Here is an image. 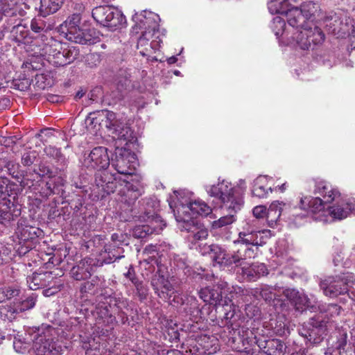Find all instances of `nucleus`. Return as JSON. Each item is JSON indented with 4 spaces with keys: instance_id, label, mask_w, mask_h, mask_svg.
<instances>
[{
    "instance_id": "63",
    "label": "nucleus",
    "mask_w": 355,
    "mask_h": 355,
    "mask_svg": "<svg viewBox=\"0 0 355 355\" xmlns=\"http://www.w3.org/2000/svg\"><path fill=\"white\" fill-rule=\"evenodd\" d=\"M124 275L129 279L133 284H136L139 280L135 277V270L132 266H130L127 272Z\"/></svg>"
},
{
    "instance_id": "53",
    "label": "nucleus",
    "mask_w": 355,
    "mask_h": 355,
    "mask_svg": "<svg viewBox=\"0 0 355 355\" xmlns=\"http://www.w3.org/2000/svg\"><path fill=\"white\" fill-rule=\"evenodd\" d=\"M203 347L205 349V353L207 354H214L219 349L217 340L215 338H212L211 340L210 347H209V345H203Z\"/></svg>"
},
{
    "instance_id": "4",
    "label": "nucleus",
    "mask_w": 355,
    "mask_h": 355,
    "mask_svg": "<svg viewBox=\"0 0 355 355\" xmlns=\"http://www.w3.org/2000/svg\"><path fill=\"white\" fill-rule=\"evenodd\" d=\"M92 121L99 122V125L105 127L114 139L125 142V146L137 139L134 131L129 126L128 121L123 117L117 118L112 111L101 110Z\"/></svg>"
},
{
    "instance_id": "16",
    "label": "nucleus",
    "mask_w": 355,
    "mask_h": 355,
    "mask_svg": "<svg viewBox=\"0 0 355 355\" xmlns=\"http://www.w3.org/2000/svg\"><path fill=\"white\" fill-rule=\"evenodd\" d=\"M111 164L118 173L127 177L132 175L137 165L136 155L126 147L116 146Z\"/></svg>"
},
{
    "instance_id": "15",
    "label": "nucleus",
    "mask_w": 355,
    "mask_h": 355,
    "mask_svg": "<svg viewBox=\"0 0 355 355\" xmlns=\"http://www.w3.org/2000/svg\"><path fill=\"white\" fill-rule=\"evenodd\" d=\"M80 19L79 14H73L60 25V30L69 41L81 44H92L94 42L92 35L79 27Z\"/></svg>"
},
{
    "instance_id": "36",
    "label": "nucleus",
    "mask_w": 355,
    "mask_h": 355,
    "mask_svg": "<svg viewBox=\"0 0 355 355\" xmlns=\"http://www.w3.org/2000/svg\"><path fill=\"white\" fill-rule=\"evenodd\" d=\"M291 304L297 311H303L307 309L313 310L315 305L312 304L311 300L303 293L298 292V296L295 297Z\"/></svg>"
},
{
    "instance_id": "30",
    "label": "nucleus",
    "mask_w": 355,
    "mask_h": 355,
    "mask_svg": "<svg viewBox=\"0 0 355 355\" xmlns=\"http://www.w3.org/2000/svg\"><path fill=\"white\" fill-rule=\"evenodd\" d=\"M308 214L309 211L306 207H303L300 202L299 207L291 206L290 204V208L287 209L286 217L291 225L298 227L306 222Z\"/></svg>"
},
{
    "instance_id": "8",
    "label": "nucleus",
    "mask_w": 355,
    "mask_h": 355,
    "mask_svg": "<svg viewBox=\"0 0 355 355\" xmlns=\"http://www.w3.org/2000/svg\"><path fill=\"white\" fill-rule=\"evenodd\" d=\"M33 343V349L36 355H60L64 351L62 343L58 338V331L51 327H42Z\"/></svg>"
},
{
    "instance_id": "57",
    "label": "nucleus",
    "mask_w": 355,
    "mask_h": 355,
    "mask_svg": "<svg viewBox=\"0 0 355 355\" xmlns=\"http://www.w3.org/2000/svg\"><path fill=\"white\" fill-rule=\"evenodd\" d=\"M137 291L139 297L141 300H145L147 296V289L140 282H137L134 284Z\"/></svg>"
},
{
    "instance_id": "47",
    "label": "nucleus",
    "mask_w": 355,
    "mask_h": 355,
    "mask_svg": "<svg viewBox=\"0 0 355 355\" xmlns=\"http://www.w3.org/2000/svg\"><path fill=\"white\" fill-rule=\"evenodd\" d=\"M13 347L17 352L24 354L28 351L29 345L26 343H22L20 340L15 339L13 342Z\"/></svg>"
},
{
    "instance_id": "51",
    "label": "nucleus",
    "mask_w": 355,
    "mask_h": 355,
    "mask_svg": "<svg viewBox=\"0 0 355 355\" xmlns=\"http://www.w3.org/2000/svg\"><path fill=\"white\" fill-rule=\"evenodd\" d=\"M8 180L7 178H0V197L6 198L8 196Z\"/></svg>"
},
{
    "instance_id": "54",
    "label": "nucleus",
    "mask_w": 355,
    "mask_h": 355,
    "mask_svg": "<svg viewBox=\"0 0 355 355\" xmlns=\"http://www.w3.org/2000/svg\"><path fill=\"white\" fill-rule=\"evenodd\" d=\"M35 304V299L33 297H29L21 302L20 311L32 309Z\"/></svg>"
},
{
    "instance_id": "55",
    "label": "nucleus",
    "mask_w": 355,
    "mask_h": 355,
    "mask_svg": "<svg viewBox=\"0 0 355 355\" xmlns=\"http://www.w3.org/2000/svg\"><path fill=\"white\" fill-rule=\"evenodd\" d=\"M61 49V44L60 43H55L53 45H46L44 49L45 53H49V58H53V54Z\"/></svg>"
},
{
    "instance_id": "41",
    "label": "nucleus",
    "mask_w": 355,
    "mask_h": 355,
    "mask_svg": "<svg viewBox=\"0 0 355 355\" xmlns=\"http://www.w3.org/2000/svg\"><path fill=\"white\" fill-rule=\"evenodd\" d=\"M44 152L46 156L58 162L64 163L65 162V157L62 154L60 148L49 145L44 147Z\"/></svg>"
},
{
    "instance_id": "18",
    "label": "nucleus",
    "mask_w": 355,
    "mask_h": 355,
    "mask_svg": "<svg viewBox=\"0 0 355 355\" xmlns=\"http://www.w3.org/2000/svg\"><path fill=\"white\" fill-rule=\"evenodd\" d=\"M161 42L162 40L159 32L144 31L138 39L137 49L142 56L148 57L159 49Z\"/></svg>"
},
{
    "instance_id": "35",
    "label": "nucleus",
    "mask_w": 355,
    "mask_h": 355,
    "mask_svg": "<svg viewBox=\"0 0 355 355\" xmlns=\"http://www.w3.org/2000/svg\"><path fill=\"white\" fill-rule=\"evenodd\" d=\"M64 0H40V12L45 17L56 12L62 6Z\"/></svg>"
},
{
    "instance_id": "1",
    "label": "nucleus",
    "mask_w": 355,
    "mask_h": 355,
    "mask_svg": "<svg viewBox=\"0 0 355 355\" xmlns=\"http://www.w3.org/2000/svg\"><path fill=\"white\" fill-rule=\"evenodd\" d=\"M110 163L107 149L104 146L94 148L89 153L85 154L82 161L83 168L90 172L96 171L95 184L106 194L114 193L117 184V178L115 175L106 171Z\"/></svg>"
},
{
    "instance_id": "33",
    "label": "nucleus",
    "mask_w": 355,
    "mask_h": 355,
    "mask_svg": "<svg viewBox=\"0 0 355 355\" xmlns=\"http://www.w3.org/2000/svg\"><path fill=\"white\" fill-rule=\"evenodd\" d=\"M268 178L265 175L257 178L253 184L252 195L260 198L267 197L268 193L272 191L271 186H268Z\"/></svg>"
},
{
    "instance_id": "62",
    "label": "nucleus",
    "mask_w": 355,
    "mask_h": 355,
    "mask_svg": "<svg viewBox=\"0 0 355 355\" xmlns=\"http://www.w3.org/2000/svg\"><path fill=\"white\" fill-rule=\"evenodd\" d=\"M322 332V329L319 327H313L311 329H309V337L310 339H313L314 341H316L317 338H314V336L316 334H320Z\"/></svg>"
},
{
    "instance_id": "32",
    "label": "nucleus",
    "mask_w": 355,
    "mask_h": 355,
    "mask_svg": "<svg viewBox=\"0 0 355 355\" xmlns=\"http://www.w3.org/2000/svg\"><path fill=\"white\" fill-rule=\"evenodd\" d=\"M288 208H290V203L278 200L274 201L267 210V218L272 223L276 222L282 215L286 216Z\"/></svg>"
},
{
    "instance_id": "48",
    "label": "nucleus",
    "mask_w": 355,
    "mask_h": 355,
    "mask_svg": "<svg viewBox=\"0 0 355 355\" xmlns=\"http://www.w3.org/2000/svg\"><path fill=\"white\" fill-rule=\"evenodd\" d=\"M64 57L69 61V64L72 62L77 57L78 52L75 47H70L62 50Z\"/></svg>"
},
{
    "instance_id": "23",
    "label": "nucleus",
    "mask_w": 355,
    "mask_h": 355,
    "mask_svg": "<svg viewBox=\"0 0 355 355\" xmlns=\"http://www.w3.org/2000/svg\"><path fill=\"white\" fill-rule=\"evenodd\" d=\"M7 25L4 28L5 31H8L10 27L12 26L10 30L11 35L13 40L19 43L31 42V39L33 37L28 31V28L26 24H22L20 18L16 17L13 21L6 22Z\"/></svg>"
},
{
    "instance_id": "46",
    "label": "nucleus",
    "mask_w": 355,
    "mask_h": 355,
    "mask_svg": "<svg viewBox=\"0 0 355 355\" xmlns=\"http://www.w3.org/2000/svg\"><path fill=\"white\" fill-rule=\"evenodd\" d=\"M242 272L248 281H255L257 279V275L254 264L250 265L249 267H243Z\"/></svg>"
},
{
    "instance_id": "6",
    "label": "nucleus",
    "mask_w": 355,
    "mask_h": 355,
    "mask_svg": "<svg viewBox=\"0 0 355 355\" xmlns=\"http://www.w3.org/2000/svg\"><path fill=\"white\" fill-rule=\"evenodd\" d=\"M205 189L210 196L220 200L223 209L237 212L243 204V191L227 180H223L216 184L206 186Z\"/></svg>"
},
{
    "instance_id": "40",
    "label": "nucleus",
    "mask_w": 355,
    "mask_h": 355,
    "mask_svg": "<svg viewBox=\"0 0 355 355\" xmlns=\"http://www.w3.org/2000/svg\"><path fill=\"white\" fill-rule=\"evenodd\" d=\"M221 305L223 306L225 310V319L228 321L227 322L228 328H232V329L234 331V329L233 327V324L230 323V320L233 318L235 314V305L234 302H232V300L228 297L227 300H224V303L221 304Z\"/></svg>"
},
{
    "instance_id": "59",
    "label": "nucleus",
    "mask_w": 355,
    "mask_h": 355,
    "mask_svg": "<svg viewBox=\"0 0 355 355\" xmlns=\"http://www.w3.org/2000/svg\"><path fill=\"white\" fill-rule=\"evenodd\" d=\"M130 85V80L128 78H125L123 80H118L116 83V87L120 92H123V90L127 89L129 87Z\"/></svg>"
},
{
    "instance_id": "5",
    "label": "nucleus",
    "mask_w": 355,
    "mask_h": 355,
    "mask_svg": "<svg viewBox=\"0 0 355 355\" xmlns=\"http://www.w3.org/2000/svg\"><path fill=\"white\" fill-rule=\"evenodd\" d=\"M129 306L128 300L121 295L114 294L102 297L99 300L96 310V313L107 324H112L116 322V317L118 316L121 323L124 324L128 320L127 314L124 312Z\"/></svg>"
},
{
    "instance_id": "56",
    "label": "nucleus",
    "mask_w": 355,
    "mask_h": 355,
    "mask_svg": "<svg viewBox=\"0 0 355 355\" xmlns=\"http://www.w3.org/2000/svg\"><path fill=\"white\" fill-rule=\"evenodd\" d=\"M298 291L295 288H286L283 291V295L291 303L295 297L298 296Z\"/></svg>"
},
{
    "instance_id": "12",
    "label": "nucleus",
    "mask_w": 355,
    "mask_h": 355,
    "mask_svg": "<svg viewBox=\"0 0 355 355\" xmlns=\"http://www.w3.org/2000/svg\"><path fill=\"white\" fill-rule=\"evenodd\" d=\"M355 284V275L350 272L336 277H329L320 283L323 293L329 297H336L347 293L349 287Z\"/></svg>"
},
{
    "instance_id": "39",
    "label": "nucleus",
    "mask_w": 355,
    "mask_h": 355,
    "mask_svg": "<svg viewBox=\"0 0 355 355\" xmlns=\"http://www.w3.org/2000/svg\"><path fill=\"white\" fill-rule=\"evenodd\" d=\"M31 29L33 33L40 34L42 36V40H44V33L49 30V26L42 17H39L31 20Z\"/></svg>"
},
{
    "instance_id": "2",
    "label": "nucleus",
    "mask_w": 355,
    "mask_h": 355,
    "mask_svg": "<svg viewBox=\"0 0 355 355\" xmlns=\"http://www.w3.org/2000/svg\"><path fill=\"white\" fill-rule=\"evenodd\" d=\"M270 28L277 39L286 45L299 47L301 49H309L311 46L321 44L324 40V34L320 28L306 30L300 33H292L289 35L288 30L286 28V22L280 17L273 18Z\"/></svg>"
},
{
    "instance_id": "10",
    "label": "nucleus",
    "mask_w": 355,
    "mask_h": 355,
    "mask_svg": "<svg viewBox=\"0 0 355 355\" xmlns=\"http://www.w3.org/2000/svg\"><path fill=\"white\" fill-rule=\"evenodd\" d=\"M229 292L231 298L239 297L245 295L246 291L239 286H229L225 282H221L216 286H207L199 291L200 297L206 303L217 306L223 304L222 295L223 292Z\"/></svg>"
},
{
    "instance_id": "58",
    "label": "nucleus",
    "mask_w": 355,
    "mask_h": 355,
    "mask_svg": "<svg viewBox=\"0 0 355 355\" xmlns=\"http://www.w3.org/2000/svg\"><path fill=\"white\" fill-rule=\"evenodd\" d=\"M19 293V291L18 289L11 288V287L6 288L3 291V293L4 294V296L7 300H10L12 297H14L18 295Z\"/></svg>"
},
{
    "instance_id": "24",
    "label": "nucleus",
    "mask_w": 355,
    "mask_h": 355,
    "mask_svg": "<svg viewBox=\"0 0 355 355\" xmlns=\"http://www.w3.org/2000/svg\"><path fill=\"white\" fill-rule=\"evenodd\" d=\"M21 215V209L9 199L3 198L0 202V223L8 226Z\"/></svg>"
},
{
    "instance_id": "14",
    "label": "nucleus",
    "mask_w": 355,
    "mask_h": 355,
    "mask_svg": "<svg viewBox=\"0 0 355 355\" xmlns=\"http://www.w3.org/2000/svg\"><path fill=\"white\" fill-rule=\"evenodd\" d=\"M335 203L332 206H328L324 214L320 219L322 223H327L334 220H343L348 217L352 213H355V198H344L340 196L335 200Z\"/></svg>"
},
{
    "instance_id": "21",
    "label": "nucleus",
    "mask_w": 355,
    "mask_h": 355,
    "mask_svg": "<svg viewBox=\"0 0 355 355\" xmlns=\"http://www.w3.org/2000/svg\"><path fill=\"white\" fill-rule=\"evenodd\" d=\"M200 252L202 255L209 254L214 264L220 268L232 266L231 254L227 253L225 250L218 245H204Z\"/></svg>"
},
{
    "instance_id": "9",
    "label": "nucleus",
    "mask_w": 355,
    "mask_h": 355,
    "mask_svg": "<svg viewBox=\"0 0 355 355\" xmlns=\"http://www.w3.org/2000/svg\"><path fill=\"white\" fill-rule=\"evenodd\" d=\"M260 225L257 219H248L234 243H241L253 248L266 244L267 240L272 236V233L269 230L261 229Z\"/></svg>"
},
{
    "instance_id": "60",
    "label": "nucleus",
    "mask_w": 355,
    "mask_h": 355,
    "mask_svg": "<svg viewBox=\"0 0 355 355\" xmlns=\"http://www.w3.org/2000/svg\"><path fill=\"white\" fill-rule=\"evenodd\" d=\"M253 264L254 266V269L257 272V279L261 275H264L265 274H267V272H266L267 269L264 264H263V263H253Z\"/></svg>"
},
{
    "instance_id": "37",
    "label": "nucleus",
    "mask_w": 355,
    "mask_h": 355,
    "mask_svg": "<svg viewBox=\"0 0 355 355\" xmlns=\"http://www.w3.org/2000/svg\"><path fill=\"white\" fill-rule=\"evenodd\" d=\"M122 249L121 248H112L105 246L104 254H101L103 263L109 264L114 262L116 260L121 259L124 256L121 254Z\"/></svg>"
},
{
    "instance_id": "44",
    "label": "nucleus",
    "mask_w": 355,
    "mask_h": 355,
    "mask_svg": "<svg viewBox=\"0 0 355 355\" xmlns=\"http://www.w3.org/2000/svg\"><path fill=\"white\" fill-rule=\"evenodd\" d=\"M347 334L345 331H340L339 332V335L337 338V340L336 343L334 345V347L339 352V353H341V351H344L345 346L347 345Z\"/></svg>"
},
{
    "instance_id": "64",
    "label": "nucleus",
    "mask_w": 355,
    "mask_h": 355,
    "mask_svg": "<svg viewBox=\"0 0 355 355\" xmlns=\"http://www.w3.org/2000/svg\"><path fill=\"white\" fill-rule=\"evenodd\" d=\"M245 311L248 316L249 317L256 316L257 315H258L259 313L258 308L249 304L246 306Z\"/></svg>"
},
{
    "instance_id": "26",
    "label": "nucleus",
    "mask_w": 355,
    "mask_h": 355,
    "mask_svg": "<svg viewBox=\"0 0 355 355\" xmlns=\"http://www.w3.org/2000/svg\"><path fill=\"white\" fill-rule=\"evenodd\" d=\"M124 185L121 187L117 193L116 200L128 205L131 206L136 200L140 196L141 193L138 188L130 183L127 180H123Z\"/></svg>"
},
{
    "instance_id": "17",
    "label": "nucleus",
    "mask_w": 355,
    "mask_h": 355,
    "mask_svg": "<svg viewBox=\"0 0 355 355\" xmlns=\"http://www.w3.org/2000/svg\"><path fill=\"white\" fill-rule=\"evenodd\" d=\"M92 17L96 22L110 28H116L124 23L125 18L123 13L113 7L101 6L92 10Z\"/></svg>"
},
{
    "instance_id": "50",
    "label": "nucleus",
    "mask_w": 355,
    "mask_h": 355,
    "mask_svg": "<svg viewBox=\"0 0 355 355\" xmlns=\"http://www.w3.org/2000/svg\"><path fill=\"white\" fill-rule=\"evenodd\" d=\"M36 158L35 152H28L24 153L21 157V163L24 166H31Z\"/></svg>"
},
{
    "instance_id": "45",
    "label": "nucleus",
    "mask_w": 355,
    "mask_h": 355,
    "mask_svg": "<svg viewBox=\"0 0 355 355\" xmlns=\"http://www.w3.org/2000/svg\"><path fill=\"white\" fill-rule=\"evenodd\" d=\"M49 61L57 67L64 66L69 64V61L64 57L62 51H58L53 54V58H49Z\"/></svg>"
},
{
    "instance_id": "20",
    "label": "nucleus",
    "mask_w": 355,
    "mask_h": 355,
    "mask_svg": "<svg viewBox=\"0 0 355 355\" xmlns=\"http://www.w3.org/2000/svg\"><path fill=\"white\" fill-rule=\"evenodd\" d=\"M151 285L155 293L162 299L164 300L171 298L174 293V288L168 280V277L161 269L153 276L151 279Z\"/></svg>"
},
{
    "instance_id": "25",
    "label": "nucleus",
    "mask_w": 355,
    "mask_h": 355,
    "mask_svg": "<svg viewBox=\"0 0 355 355\" xmlns=\"http://www.w3.org/2000/svg\"><path fill=\"white\" fill-rule=\"evenodd\" d=\"M95 266V259L86 257L71 268L70 274L77 281L85 280L91 277Z\"/></svg>"
},
{
    "instance_id": "43",
    "label": "nucleus",
    "mask_w": 355,
    "mask_h": 355,
    "mask_svg": "<svg viewBox=\"0 0 355 355\" xmlns=\"http://www.w3.org/2000/svg\"><path fill=\"white\" fill-rule=\"evenodd\" d=\"M318 307L321 312L327 313L331 317L338 315L341 310L340 306L336 304H322Z\"/></svg>"
},
{
    "instance_id": "61",
    "label": "nucleus",
    "mask_w": 355,
    "mask_h": 355,
    "mask_svg": "<svg viewBox=\"0 0 355 355\" xmlns=\"http://www.w3.org/2000/svg\"><path fill=\"white\" fill-rule=\"evenodd\" d=\"M94 288V284L92 282H87L82 284L80 292L82 293H88L92 292Z\"/></svg>"
},
{
    "instance_id": "22",
    "label": "nucleus",
    "mask_w": 355,
    "mask_h": 355,
    "mask_svg": "<svg viewBox=\"0 0 355 355\" xmlns=\"http://www.w3.org/2000/svg\"><path fill=\"white\" fill-rule=\"evenodd\" d=\"M166 226L158 216H153L148 224L137 225L132 230V236L138 239H144L153 234H159Z\"/></svg>"
},
{
    "instance_id": "27",
    "label": "nucleus",
    "mask_w": 355,
    "mask_h": 355,
    "mask_svg": "<svg viewBox=\"0 0 355 355\" xmlns=\"http://www.w3.org/2000/svg\"><path fill=\"white\" fill-rule=\"evenodd\" d=\"M237 249L231 254L232 266L236 267L245 264L247 259L254 258L257 254V248L248 247L241 243H234Z\"/></svg>"
},
{
    "instance_id": "19",
    "label": "nucleus",
    "mask_w": 355,
    "mask_h": 355,
    "mask_svg": "<svg viewBox=\"0 0 355 355\" xmlns=\"http://www.w3.org/2000/svg\"><path fill=\"white\" fill-rule=\"evenodd\" d=\"M132 21L135 23L132 29L136 33L138 29L143 28L145 31H151V32H159L160 18L158 15L153 12L143 10L140 13H135L132 16Z\"/></svg>"
},
{
    "instance_id": "28",
    "label": "nucleus",
    "mask_w": 355,
    "mask_h": 355,
    "mask_svg": "<svg viewBox=\"0 0 355 355\" xmlns=\"http://www.w3.org/2000/svg\"><path fill=\"white\" fill-rule=\"evenodd\" d=\"M53 277L51 272L41 271L33 272L26 278L30 289L33 291L48 286L53 280Z\"/></svg>"
},
{
    "instance_id": "38",
    "label": "nucleus",
    "mask_w": 355,
    "mask_h": 355,
    "mask_svg": "<svg viewBox=\"0 0 355 355\" xmlns=\"http://www.w3.org/2000/svg\"><path fill=\"white\" fill-rule=\"evenodd\" d=\"M230 214L221 216L219 219L216 220H214L211 223V227L214 230L221 229L223 227H226L232 223H234L236 220V217L234 213V211L229 210Z\"/></svg>"
},
{
    "instance_id": "13",
    "label": "nucleus",
    "mask_w": 355,
    "mask_h": 355,
    "mask_svg": "<svg viewBox=\"0 0 355 355\" xmlns=\"http://www.w3.org/2000/svg\"><path fill=\"white\" fill-rule=\"evenodd\" d=\"M324 24L327 31L337 37L354 36L353 20L343 12H331L325 17Z\"/></svg>"
},
{
    "instance_id": "42",
    "label": "nucleus",
    "mask_w": 355,
    "mask_h": 355,
    "mask_svg": "<svg viewBox=\"0 0 355 355\" xmlns=\"http://www.w3.org/2000/svg\"><path fill=\"white\" fill-rule=\"evenodd\" d=\"M275 288L268 285H263L257 288L256 293H259L265 301H271L275 300Z\"/></svg>"
},
{
    "instance_id": "7",
    "label": "nucleus",
    "mask_w": 355,
    "mask_h": 355,
    "mask_svg": "<svg viewBox=\"0 0 355 355\" xmlns=\"http://www.w3.org/2000/svg\"><path fill=\"white\" fill-rule=\"evenodd\" d=\"M188 218L184 216L175 215L178 228L185 232V240L190 249H196L200 252L202 249L201 242L206 240L209 233L207 227L196 218Z\"/></svg>"
},
{
    "instance_id": "52",
    "label": "nucleus",
    "mask_w": 355,
    "mask_h": 355,
    "mask_svg": "<svg viewBox=\"0 0 355 355\" xmlns=\"http://www.w3.org/2000/svg\"><path fill=\"white\" fill-rule=\"evenodd\" d=\"M86 62L90 67L96 66L100 62V55L98 53H90L86 57Z\"/></svg>"
},
{
    "instance_id": "11",
    "label": "nucleus",
    "mask_w": 355,
    "mask_h": 355,
    "mask_svg": "<svg viewBox=\"0 0 355 355\" xmlns=\"http://www.w3.org/2000/svg\"><path fill=\"white\" fill-rule=\"evenodd\" d=\"M176 198L178 200V204L176 206V212L173 208L171 202H169L170 208L174 212V216L180 215L184 216L185 218H194L192 216L200 215V216H207L211 212V209L205 202L200 200H196L191 201L190 200L184 199L182 197V191H173Z\"/></svg>"
},
{
    "instance_id": "3",
    "label": "nucleus",
    "mask_w": 355,
    "mask_h": 355,
    "mask_svg": "<svg viewBox=\"0 0 355 355\" xmlns=\"http://www.w3.org/2000/svg\"><path fill=\"white\" fill-rule=\"evenodd\" d=\"M313 191L316 197H302L300 204L303 207H306L313 214L315 220L322 222L320 219L327 211L326 205L333 202L339 198V191L329 182L323 180H316L313 182Z\"/></svg>"
},
{
    "instance_id": "31",
    "label": "nucleus",
    "mask_w": 355,
    "mask_h": 355,
    "mask_svg": "<svg viewBox=\"0 0 355 355\" xmlns=\"http://www.w3.org/2000/svg\"><path fill=\"white\" fill-rule=\"evenodd\" d=\"M19 0H0V20L6 17V22L13 21L17 16Z\"/></svg>"
},
{
    "instance_id": "49",
    "label": "nucleus",
    "mask_w": 355,
    "mask_h": 355,
    "mask_svg": "<svg viewBox=\"0 0 355 355\" xmlns=\"http://www.w3.org/2000/svg\"><path fill=\"white\" fill-rule=\"evenodd\" d=\"M252 213L254 216L252 219H257L260 222L259 219L267 214L266 208L261 205L257 206L253 209Z\"/></svg>"
},
{
    "instance_id": "29",
    "label": "nucleus",
    "mask_w": 355,
    "mask_h": 355,
    "mask_svg": "<svg viewBox=\"0 0 355 355\" xmlns=\"http://www.w3.org/2000/svg\"><path fill=\"white\" fill-rule=\"evenodd\" d=\"M257 344L268 355H284L286 349L285 343L279 339H259Z\"/></svg>"
},
{
    "instance_id": "34",
    "label": "nucleus",
    "mask_w": 355,
    "mask_h": 355,
    "mask_svg": "<svg viewBox=\"0 0 355 355\" xmlns=\"http://www.w3.org/2000/svg\"><path fill=\"white\" fill-rule=\"evenodd\" d=\"M39 229L30 226L18 224L16 233L19 239L21 241L33 240L38 236Z\"/></svg>"
}]
</instances>
